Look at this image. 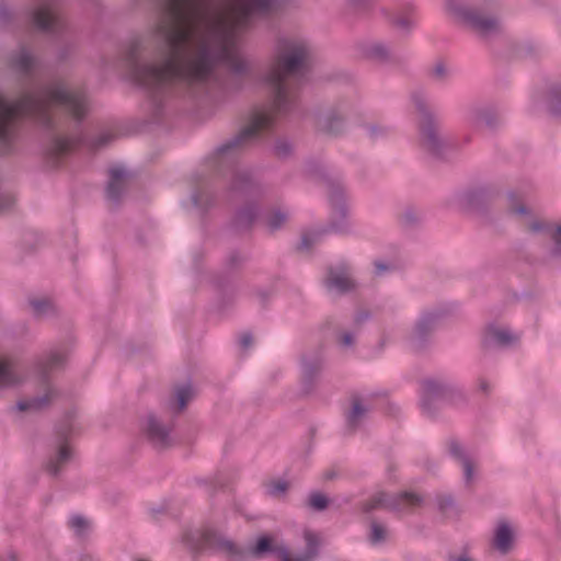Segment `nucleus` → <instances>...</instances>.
Masks as SVG:
<instances>
[{
    "mask_svg": "<svg viewBox=\"0 0 561 561\" xmlns=\"http://www.w3.org/2000/svg\"><path fill=\"white\" fill-rule=\"evenodd\" d=\"M231 2L241 27H248L253 19L271 15L282 5V0ZM156 3L160 18L150 35L134 37L121 55L129 80L148 95L152 119L162 117L169 94L192 99L207 95L218 64L225 65L233 76L228 82L230 90L241 91L247 79L263 84L271 95L270 106L254 110L249 124L206 159L209 174L196 178L191 196L193 205L207 210L215 204L216 178H229L231 194L259 196L261 188L252 173L238 167V152L270 135L278 116L302 115L297 90L309 79L307 42L278 38L268 70L257 75L253 64L239 53L236 31L213 0H156Z\"/></svg>",
    "mask_w": 561,
    "mask_h": 561,
    "instance_id": "obj_1",
    "label": "nucleus"
},
{
    "mask_svg": "<svg viewBox=\"0 0 561 561\" xmlns=\"http://www.w3.org/2000/svg\"><path fill=\"white\" fill-rule=\"evenodd\" d=\"M54 106L62 107L80 124L88 111L84 92L69 90L61 81L43 85L38 93L24 92L20 99L10 102L0 96V154L13 150L19 134V121L30 118L51 133L45 157L51 168H58L75 145L83 142L82 137L70 138L55 134Z\"/></svg>",
    "mask_w": 561,
    "mask_h": 561,
    "instance_id": "obj_2",
    "label": "nucleus"
},
{
    "mask_svg": "<svg viewBox=\"0 0 561 561\" xmlns=\"http://www.w3.org/2000/svg\"><path fill=\"white\" fill-rule=\"evenodd\" d=\"M306 173L318 174L329 188V202L332 207V218L327 228L302 234L299 243L300 250H309L323 234L329 232L345 233L348 231L346 220L347 208L344 198V187L339 179H331L323 168L316 161L310 160L306 164Z\"/></svg>",
    "mask_w": 561,
    "mask_h": 561,
    "instance_id": "obj_3",
    "label": "nucleus"
},
{
    "mask_svg": "<svg viewBox=\"0 0 561 561\" xmlns=\"http://www.w3.org/2000/svg\"><path fill=\"white\" fill-rule=\"evenodd\" d=\"M412 101L420 114L419 141L421 148L436 159H445L454 145L442 135L439 123L430 111L424 93L422 91L413 92Z\"/></svg>",
    "mask_w": 561,
    "mask_h": 561,
    "instance_id": "obj_4",
    "label": "nucleus"
},
{
    "mask_svg": "<svg viewBox=\"0 0 561 561\" xmlns=\"http://www.w3.org/2000/svg\"><path fill=\"white\" fill-rule=\"evenodd\" d=\"M203 540L207 547L216 549L233 560H242L248 552L254 558H263L267 554H276L279 557L280 550L286 549L285 546L275 543L273 537L268 535L257 537L255 543L251 546L248 551L243 547L238 546L234 541L210 529L204 531Z\"/></svg>",
    "mask_w": 561,
    "mask_h": 561,
    "instance_id": "obj_5",
    "label": "nucleus"
},
{
    "mask_svg": "<svg viewBox=\"0 0 561 561\" xmlns=\"http://www.w3.org/2000/svg\"><path fill=\"white\" fill-rule=\"evenodd\" d=\"M420 405L423 414L434 417L437 411L454 402L456 397H461L450 385L436 379H425L421 383Z\"/></svg>",
    "mask_w": 561,
    "mask_h": 561,
    "instance_id": "obj_6",
    "label": "nucleus"
},
{
    "mask_svg": "<svg viewBox=\"0 0 561 561\" xmlns=\"http://www.w3.org/2000/svg\"><path fill=\"white\" fill-rule=\"evenodd\" d=\"M422 501L420 495L408 491L398 494L378 492L363 503L362 510L365 513H370L378 508H387L393 512H408L413 507L420 506Z\"/></svg>",
    "mask_w": 561,
    "mask_h": 561,
    "instance_id": "obj_7",
    "label": "nucleus"
},
{
    "mask_svg": "<svg viewBox=\"0 0 561 561\" xmlns=\"http://www.w3.org/2000/svg\"><path fill=\"white\" fill-rule=\"evenodd\" d=\"M30 15L34 26L42 32L61 35L67 28V23L58 12L55 1H44L33 9Z\"/></svg>",
    "mask_w": 561,
    "mask_h": 561,
    "instance_id": "obj_8",
    "label": "nucleus"
},
{
    "mask_svg": "<svg viewBox=\"0 0 561 561\" xmlns=\"http://www.w3.org/2000/svg\"><path fill=\"white\" fill-rule=\"evenodd\" d=\"M348 111V105L345 102L339 103L325 112L317 115V128L329 136H339L345 128V115Z\"/></svg>",
    "mask_w": 561,
    "mask_h": 561,
    "instance_id": "obj_9",
    "label": "nucleus"
},
{
    "mask_svg": "<svg viewBox=\"0 0 561 561\" xmlns=\"http://www.w3.org/2000/svg\"><path fill=\"white\" fill-rule=\"evenodd\" d=\"M442 317L443 311L439 309L424 311L421 314L410 336V344L413 350L420 351L425 346Z\"/></svg>",
    "mask_w": 561,
    "mask_h": 561,
    "instance_id": "obj_10",
    "label": "nucleus"
},
{
    "mask_svg": "<svg viewBox=\"0 0 561 561\" xmlns=\"http://www.w3.org/2000/svg\"><path fill=\"white\" fill-rule=\"evenodd\" d=\"M535 234H541L551 241L548 257L554 262H561V224L547 220H535L528 227Z\"/></svg>",
    "mask_w": 561,
    "mask_h": 561,
    "instance_id": "obj_11",
    "label": "nucleus"
},
{
    "mask_svg": "<svg viewBox=\"0 0 561 561\" xmlns=\"http://www.w3.org/2000/svg\"><path fill=\"white\" fill-rule=\"evenodd\" d=\"M66 363V352L64 348H53L48 353L39 356L33 365V374L43 383H48L50 373L61 369Z\"/></svg>",
    "mask_w": 561,
    "mask_h": 561,
    "instance_id": "obj_12",
    "label": "nucleus"
},
{
    "mask_svg": "<svg viewBox=\"0 0 561 561\" xmlns=\"http://www.w3.org/2000/svg\"><path fill=\"white\" fill-rule=\"evenodd\" d=\"M495 195L496 191L493 187L478 186L466 191L460 197V203L471 210L481 211L493 201Z\"/></svg>",
    "mask_w": 561,
    "mask_h": 561,
    "instance_id": "obj_13",
    "label": "nucleus"
},
{
    "mask_svg": "<svg viewBox=\"0 0 561 561\" xmlns=\"http://www.w3.org/2000/svg\"><path fill=\"white\" fill-rule=\"evenodd\" d=\"M463 117L466 123L471 127H480L484 125L493 129L499 124V116L496 112L489 105H471L466 110Z\"/></svg>",
    "mask_w": 561,
    "mask_h": 561,
    "instance_id": "obj_14",
    "label": "nucleus"
},
{
    "mask_svg": "<svg viewBox=\"0 0 561 561\" xmlns=\"http://www.w3.org/2000/svg\"><path fill=\"white\" fill-rule=\"evenodd\" d=\"M25 367L14 359H0V388L14 387L26 379Z\"/></svg>",
    "mask_w": 561,
    "mask_h": 561,
    "instance_id": "obj_15",
    "label": "nucleus"
},
{
    "mask_svg": "<svg viewBox=\"0 0 561 561\" xmlns=\"http://www.w3.org/2000/svg\"><path fill=\"white\" fill-rule=\"evenodd\" d=\"M37 62V58L24 44H21L19 50L11 53L9 57L10 67L25 77L32 76Z\"/></svg>",
    "mask_w": 561,
    "mask_h": 561,
    "instance_id": "obj_16",
    "label": "nucleus"
},
{
    "mask_svg": "<svg viewBox=\"0 0 561 561\" xmlns=\"http://www.w3.org/2000/svg\"><path fill=\"white\" fill-rule=\"evenodd\" d=\"M170 432L171 428L162 424L153 414L147 416L146 434L157 448H164L170 445Z\"/></svg>",
    "mask_w": 561,
    "mask_h": 561,
    "instance_id": "obj_17",
    "label": "nucleus"
},
{
    "mask_svg": "<svg viewBox=\"0 0 561 561\" xmlns=\"http://www.w3.org/2000/svg\"><path fill=\"white\" fill-rule=\"evenodd\" d=\"M359 55L374 62L387 64L391 61L392 55L388 46L381 42H364L358 47Z\"/></svg>",
    "mask_w": 561,
    "mask_h": 561,
    "instance_id": "obj_18",
    "label": "nucleus"
},
{
    "mask_svg": "<svg viewBox=\"0 0 561 561\" xmlns=\"http://www.w3.org/2000/svg\"><path fill=\"white\" fill-rule=\"evenodd\" d=\"M518 339V335L513 334L508 329L490 325L484 333L483 344L485 346L505 347L517 342Z\"/></svg>",
    "mask_w": 561,
    "mask_h": 561,
    "instance_id": "obj_19",
    "label": "nucleus"
},
{
    "mask_svg": "<svg viewBox=\"0 0 561 561\" xmlns=\"http://www.w3.org/2000/svg\"><path fill=\"white\" fill-rule=\"evenodd\" d=\"M126 171L123 168L115 167L110 170V180L106 186V197L117 204L125 190Z\"/></svg>",
    "mask_w": 561,
    "mask_h": 561,
    "instance_id": "obj_20",
    "label": "nucleus"
},
{
    "mask_svg": "<svg viewBox=\"0 0 561 561\" xmlns=\"http://www.w3.org/2000/svg\"><path fill=\"white\" fill-rule=\"evenodd\" d=\"M354 282L347 277L344 266L341 271L330 268L325 278V287L329 291L344 294L354 288Z\"/></svg>",
    "mask_w": 561,
    "mask_h": 561,
    "instance_id": "obj_21",
    "label": "nucleus"
},
{
    "mask_svg": "<svg viewBox=\"0 0 561 561\" xmlns=\"http://www.w3.org/2000/svg\"><path fill=\"white\" fill-rule=\"evenodd\" d=\"M57 394V390L54 387L48 386L43 396L34 397L28 400H21L16 403V408L20 411H41L47 408Z\"/></svg>",
    "mask_w": 561,
    "mask_h": 561,
    "instance_id": "obj_22",
    "label": "nucleus"
},
{
    "mask_svg": "<svg viewBox=\"0 0 561 561\" xmlns=\"http://www.w3.org/2000/svg\"><path fill=\"white\" fill-rule=\"evenodd\" d=\"M450 455L461 462L463 469V480L466 484H470L473 479V465L470 458L466 455L462 446L457 440L449 442Z\"/></svg>",
    "mask_w": 561,
    "mask_h": 561,
    "instance_id": "obj_23",
    "label": "nucleus"
},
{
    "mask_svg": "<svg viewBox=\"0 0 561 561\" xmlns=\"http://www.w3.org/2000/svg\"><path fill=\"white\" fill-rule=\"evenodd\" d=\"M513 530L510 525L502 522L497 525L494 534L493 545L501 553H507L513 546Z\"/></svg>",
    "mask_w": 561,
    "mask_h": 561,
    "instance_id": "obj_24",
    "label": "nucleus"
},
{
    "mask_svg": "<svg viewBox=\"0 0 561 561\" xmlns=\"http://www.w3.org/2000/svg\"><path fill=\"white\" fill-rule=\"evenodd\" d=\"M259 215V208L255 204H249L239 208L233 218V226L238 230L249 229Z\"/></svg>",
    "mask_w": 561,
    "mask_h": 561,
    "instance_id": "obj_25",
    "label": "nucleus"
},
{
    "mask_svg": "<svg viewBox=\"0 0 561 561\" xmlns=\"http://www.w3.org/2000/svg\"><path fill=\"white\" fill-rule=\"evenodd\" d=\"M71 459V450L69 446L65 443H62L57 451V454L49 459L47 463V471L54 476L57 477L64 465H66Z\"/></svg>",
    "mask_w": 561,
    "mask_h": 561,
    "instance_id": "obj_26",
    "label": "nucleus"
},
{
    "mask_svg": "<svg viewBox=\"0 0 561 561\" xmlns=\"http://www.w3.org/2000/svg\"><path fill=\"white\" fill-rule=\"evenodd\" d=\"M545 102L551 115L561 116V82H554L549 85Z\"/></svg>",
    "mask_w": 561,
    "mask_h": 561,
    "instance_id": "obj_27",
    "label": "nucleus"
},
{
    "mask_svg": "<svg viewBox=\"0 0 561 561\" xmlns=\"http://www.w3.org/2000/svg\"><path fill=\"white\" fill-rule=\"evenodd\" d=\"M368 409L358 399L353 400L352 409L346 414V427L354 432L366 416Z\"/></svg>",
    "mask_w": 561,
    "mask_h": 561,
    "instance_id": "obj_28",
    "label": "nucleus"
},
{
    "mask_svg": "<svg viewBox=\"0 0 561 561\" xmlns=\"http://www.w3.org/2000/svg\"><path fill=\"white\" fill-rule=\"evenodd\" d=\"M389 537L388 528L376 520H373L369 526L367 540L373 547H379L387 542Z\"/></svg>",
    "mask_w": 561,
    "mask_h": 561,
    "instance_id": "obj_29",
    "label": "nucleus"
},
{
    "mask_svg": "<svg viewBox=\"0 0 561 561\" xmlns=\"http://www.w3.org/2000/svg\"><path fill=\"white\" fill-rule=\"evenodd\" d=\"M69 528L78 538H87L91 528L90 522L81 514H72L68 519Z\"/></svg>",
    "mask_w": 561,
    "mask_h": 561,
    "instance_id": "obj_30",
    "label": "nucleus"
},
{
    "mask_svg": "<svg viewBox=\"0 0 561 561\" xmlns=\"http://www.w3.org/2000/svg\"><path fill=\"white\" fill-rule=\"evenodd\" d=\"M323 363L320 358L305 359L302 363V377L306 387L311 386L317 375L322 370Z\"/></svg>",
    "mask_w": 561,
    "mask_h": 561,
    "instance_id": "obj_31",
    "label": "nucleus"
},
{
    "mask_svg": "<svg viewBox=\"0 0 561 561\" xmlns=\"http://www.w3.org/2000/svg\"><path fill=\"white\" fill-rule=\"evenodd\" d=\"M294 152V146L287 138H277L273 145V153L278 159H287Z\"/></svg>",
    "mask_w": 561,
    "mask_h": 561,
    "instance_id": "obj_32",
    "label": "nucleus"
},
{
    "mask_svg": "<svg viewBox=\"0 0 561 561\" xmlns=\"http://www.w3.org/2000/svg\"><path fill=\"white\" fill-rule=\"evenodd\" d=\"M30 306L32 307L33 314L37 318L54 313V306L48 299H31Z\"/></svg>",
    "mask_w": 561,
    "mask_h": 561,
    "instance_id": "obj_33",
    "label": "nucleus"
},
{
    "mask_svg": "<svg viewBox=\"0 0 561 561\" xmlns=\"http://www.w3.org/2000/svg\"><path fill=\"white\" fill-rule=\"evenodd\" d=\"M287 214L280 209L272 210L266 217V226L271 232H274L283 227L287 220Z\"/></svg>",
    "mask_w": 561,
    "mask_h": 561,
    "instance_id": "obj_34",
    "label": "nucleus"
},
{
    "mask_svg": "<svg viewBox=\"0 0 561 561\" xmlns=\"http://www.w3.org/2000/svg\"><path fill=\"white\" fill-rule=\"evenodd\" d=\"M308 505L314 511H323L329 505V500L320 492H312L309 495Z\"/></svg>",
    "mask_w": 561,
    "mask_h": 561,
    "instance_id": "obj_35",
    "label": "nucleus"
},
{
    "mask_svg": "<svg viewBox=\"0 0 561 561\" xmlns=\"http://www.w3.org/2000/svg\"><path fill=\"white\" fill-rule=\"evenodd\" d=\"M192 394H193V390L190 385L182 386L176 390V398H178V403H179L178 410L179 411L183 410L186 407L187 402L192 398Z\"/></svg>",
    "mask_w": 561,
    "mask_h": 561,
    "instance_id": "obj_36",
    "label": "nucleus"
},
{
    "mask_svg": "<svg viewBox=\"0 0 561 561\" xmlns=\"http://www.w3.org/2000/svg\"><path fill=\"white\" fill-rule=\"evenodd\" d=\"M288 482L284 480L272 481L266 485V493L270 496H278L288 490Z\"/></svg>",
    "mask_w": 561,
    "mask_h": 561,
    "instance_id": "obj_37",
    "label": "nucleus"
},
{
    "mask_svg": "<svg viewBox=\"0 0 561 561\" xmlns=\"http://www.w3.org/2000/svg\"><path fill=\"white\" fill-rule=\"evenodd\" d=\"M14 204V196L9 192L0 190V214L11 209Z\"/></svg>",
    "mask_w": 561,
    "mask_h": 561,
    "instance_id": "obj_38",
    "label": "nucleus"
},
{
    "mask_svg": "<svg viewBox=\"0 0 561 561\" xmlns=\"http://www.w3.org/2000/svg\"><path fill=\"white\" fill-rule=\"evenodd\" d=\"M391 22L397 27L410 31L413 26V21L408 15H393Z\"/></svg>",
    "mask_w": 561,
    "mask_h": 561,
    "instance_id": "obj_39",
    "label": "nucleus"
},
{
    "mask_svg": "<svg viewBox=\"0 0 561 561\" xmlns=\"http://www.w3.org/2000/svg\"><path fill=\"white\" fill-rule=\"evenodd\" d=\"M247 261V256L238 251L231 252L227 257V266L229 268H237Z\"/></svg>",
    "mask_w": 561,
    "mask_h": 561,
    "instance_id": "obj_40",
    "label": "nucleus"
},
{
    "mask_svg": "<svg viewBox=\"0 0 561 561\" xmlns=\"http://www.w3.org/2000/svg\"><path fill=\"white\" fill-rule=\"evenodd\" d=\"M112 139H113V136L111 134L103 133L91 140V147L93 149H99V148L107 145Z\"/></svg>",
    "mask_w": 561,
    "mask_h": 561,
    "instance_id": "obj_41",
    "label": "nucleus"
},
{
    "mask_svg": "<svg viewBox=\"0 0 561 561\" xmlns=\"http://www.w3.org/2000/svg\"><path fill=\"white\" fill-rule=\"evenodd\" d=\"M72 432L71 416H67L65 424L57 428V434L61 440H65Z\"/></svg>",
    "mask_w": 561,
    "mask_h": 561,
    "instance_id": "obj_42",
    "label": "nucleus"
},
{
    "mask_svg": "<svg viewBox=\"0 0 561 561\" xmlns=\"http://www.w3.org/2000/svg\"><path fill=\"white\" fill-rule=\"evenodd\" d=\"M239 343L242 348L250 347L253 343L252 334L250 332H243L240 336Z\"/></svg>",
    "mask_w": 561,
    "mask_h": 561,
    "instance_id": "obj_43",
    "label": "nucleus"
},
{
    "mask_svg": "<svg viewBox=\"0 0 561 561\" xmlns=\"http://www.w3.org/2000/svg\"><path fill=\"white\" fill-rule=\"evenodd\" d=\"M340 344L342 346H345V347L354 345V336H353V334L350 333V332L342 333L341 337H340Z\"/></svg>",
    "mask_w": 561,
    "mask_h": 561,
    "instance_id": "obj_44",
    "label": "nucleus"
},
{
    "mask_svg": "<svg viewBox=\"0 0 561 561\" xmlns=\"http://www.w3.org/2000/svg\"><path fill=\"white\" fill-rule=\"evenodd\" d=\"M402 219L405 225H412L416 221V216L413 210L408 209L403 213Z\"/></svg>",
    "mask_w": 561,
    "mask_h": 561,
    "instance_id": "obj_45",
    "label": "nucleus"
},
{
    "mask_svg": "<svg viewBox=\"0 0 561 561\" xmlns=\"http://www.w3.org/2000/svg\"><path fill=\"white\" fill-rule=\"evenodd\" d=\"M370 318V313L368 311H360L355 316L354 322L356 325H360L366 322Z\"/></svg>",
    "mask_w": 561,
    "mask_h": 561,
    "instance_id": "obj_46",
    "label": "nucleus"
},
{
    "mask_svg": "<svg viewBox=\"0 0 561 561\" xmlns=\"http://www.w3.org/2000/svg\"><path fill=\"white\" fill-rule=\"evenodd\" d=\"M390 266L382 262H375V274L382 275L383 272L389 271Z\"/></svg>",
    "mask_w": 561,
    "mask_h": 561,
    "instance_id": "obj_47",
    "label": "nucleus"
},
{
    "mask_svg": "<svg viewBox=\"0 0 561 561\" xmlns=\"http://www.w3.org/2000/svg\"><path fill=\"white\" fill-rule=\"evenodd\" d=\"M11 20V12L7 8L0 9V24H5Z\"/></svg>",
    "mask_w": 561,
    "mask_h": 561,
    "instance_id": "obj_48",
    "label": "nucleus"
},
{
    "mask_svg": "<svg viewBox=\"0 0 561 561\" xmlns=\"http://www.w3.org/2000/svg\"><path fill=\"white\" fill-rule=\"evenodd\" d=\"M433 73L436 78H443L446 75V68L443 64H437L434 69Z\"/></svg>",
    "mask_w": 561,
    "mask_h": 561,
    "instance_id": "obj_49",
    "label": "nucleus"
},
{
    "mask_svg": "<svg viewBox=\"0 0 561 561\" xmlns=\"http://www.w3.org/2000/svg\"><path fill=\"white\" fill-rule=\"evenodd\" d=\"M368 134L371 139H377L379 135L383 134V129L377 126H370L368 128Z\"/></svg>",
    "mask_w": 561,
    "mask_h": 561,
    "instance_id": "obj_50",
    "label": "nucleus"
},
{
    "mask_svg": "<svg viewBox=\"0 0 561 561\" xmlns=\"http://www.w3.org/2000/svg\"><path fill=\"white\" fill-rule=\"evenodd\" d=\"M510 210L512 213H514V214H519V215L527 214V211H528L526 206H524V205H519V206H516V207L512 205Z\"/></svg>",
    "mask_w": 561,
    "mask_h": 561,
    "instance_id": "obj_51",
    "label": "nucleus"
},
{
    "mask_svg": "<svg viewBox=\"0 0 561 561\" xmlns=\"http://www.w3.org/2000/svg\"><path fill=\"white\" fill-rule=\"evenodd\" d=\"M479 388L481 391L483 392H489V389H490V385L488 383V381L481 379L480 382H479Z\"/></svg>",
    "mask_w": 561,
    "mask_h": 561,
    "instance_id": "obj_52",
    "label": "nucleus"
},
{
    "mask_svg": "<svg viewBox=\"0 0 561 561\" xmlns=\"http://www.w3.org/2000/svg\"><path fill=\"white\" fill-rule=\"evenodd\" d=\"M351 3L354 5V7H360L367 2H369L370 0H350Z\"/></svg>",
    "mask_w": 561,
    "mask_h": 561,
    "instance_id": "obj_53",
    "label": "nucleus"
},
{
    "mask_svg": "<svg viewBox=\"0 0 561 561\" xmlns=\"http://www.w3.org/2000/svg\"><path fill=\"white\" fill-rule=\"evenodd\" d=\"M507 197H508V199H510L511 202H514V201H516V199H518V198H519V196H517V194H516V193H514V192H510V193H508V195H507Z\"/></svg>",
    "mask_w": 561,
    "mask_h": 561,
    "instance_id": "obj_54",
    "label": "nucleus"
},
{
    "mask_svg": "<svg viewBox=\"0 0 561 561\" xmlns=\"http://www.w3.org/2000/svg\"><path fill=\"white\" fill-rule=\"evenodd\" d=\"M456 561H472L471 558H469L467 554L459 556Z\"/></svg>",
    "mask_w": 561,
    "mask_h": 561,
    "instance_id": "obj_55",
    "label": "nucleus"
},
{
    "mask_svg": "<svg viewBox=\"0 0 561 561\" xmlns=\"http://www.w3.org/2000/svg\"><path fill=\"white\" fill-rule=\"evenodd\" d=\"M79 561H93V560H92V557H91V556L82 554V556L79 558Z\"/></svg>",
    "mask_w": 561,
    "mask_h": 561,
    "instance_id": "obj_56",
    "label": "nucleus"
},
{
    "mask_svg": "<svg viewBox=\"0 0 561 561\" xmlns=\"http://www.w3.org/2000/svg\"><path fill=\"white\" fill-rule=\"evenodd\" d=\"M259 294H260L262 301H264L266 299V293L260 291Z\"/></svg>",
    "mask_w": 561,
    "mask_h": 561,
    "instance_id": "obj_57",
    "label": "nucleus"
},
{
    "mask_svg": "<svg viewBox=\"0 0 561 561\" xmlns=\"http://www.w3.org/2000/svg\"><path fill=\"white\" fill-rule=\"evenodd\" d=\"M161 512H162V510H154V508L152 510L153 514L161 513Z\"/></svg>",
    "mask_w": 561,
    "mask_h": 561,
    "instance_id": "obj_58",
    "label": "nucleus"
},
{
    "mask_svg": "<svg viewBox=\"0 0 561 561\" xmlns=\"http://www.w3.org/2000/svg\"><path fill=\"white\" fill-rule=\"evenodd\" d=\"M11 561H15L16 557L14 554H10Z\"/></svg>",
    "mask_w": 561,
    "mask_h": 561,
    "instance_id": "obj_59",
    "label": "nucleus"
},
{
    "mask_svg": "<svg viewBox=\"0 0 561 561\" xmlns=\"http://www.w3.org/2000/svg\"><path fill=\"white\" fill-rule=\"evenodd\" d=\"M411 10V5H407L405 7V12L410 11Z\"/></svg>",
    "mask_w": 561,
    "mask_h": 561,
    "instance_id": "obj_60",
    "label": "nucleus"
}]
</instances>
